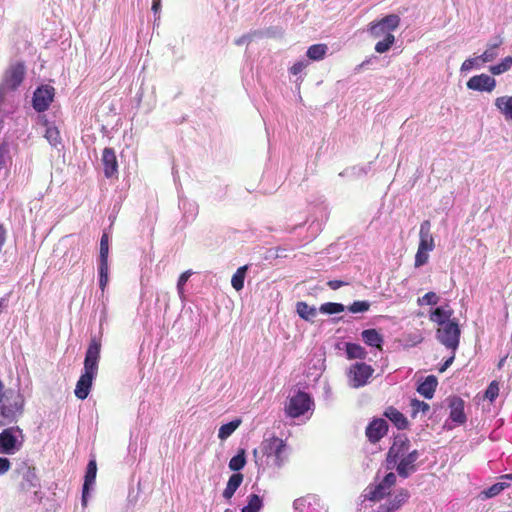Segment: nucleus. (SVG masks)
I'll use <instances>...</instances> for the list:
<instances>
[{
	"label": "nucleus",
	"mask_w": 512,
	"mask_h": 512,
	"mask_svg": "<svg viewBox=\"0 0 512 512\" xmlns=\"http://www.w3.org/2000/svg\"><path fill=\"white\" fill-rule=\"evenodd\" d=\"M420 456L418 450L411 449L410 440L405 435H398L386 454V468L395 470L399 477L407 479L418 470Z\"/></svg>",
	"instance_id": "nucleus-1"
},
{
	"label": "nucleus",
	"mask_w": 512,
	"mask_h": 512,
	"mask_svg": "<svg viewBox=\"0 0 512 512\" xmlns=\"http://www.w3.org/2000/svg\"><path fill=\"white\" fill-rule=\"evenodd\" d=\"M100 352L101 340L97 336H92L85 353L83 373L78 379L74 391L75 396L80 400L86 399L90 393L93 380L98 372Z\"/></svg>",
	"instance_id": "nucleus-2"
},
{
	"label": "nucleus",
	"mask_w": 512,
	"mask_h": 512,
	"mask_svg": "<svg viewBox=\"0 0 512 512\" xmlns=\"http://www.w3.org/2000/svg\"><path fill=\"white\" fill-rule=\"evenodd\" d=\"M253 455L258 470L266 468H279L287 458L286 444L278 437L264 439L258 449H254Z\"/></svg>",
	"instance_id": "nucleus-3"
},
{
	"label": "nucleus",
	"mask_w": 512,
	"mask_h": 512,
	"mask_svg": "<svg viewBox=\"0 0 512 512\" xmlns=\"http://www.w3.org/2000/svg\"><path fill=\"white\" fill-rule=\"evenodd\" d=\"M400 17L396 14H389L370 23L368 32L373 38H383L378 41L374 47L379 54L387 52L395 43L393 32L399 27Z\"/></svg>",
	"instance_id": "nucleus-4"
},
{
	"label": "nucleus",
	"mask_w": 512,
	"mask_h": 512,
	"mask_svg": "<svg viewBox=\"0 0 512 512\" xmlns=\"http://www.w3.org/2000/svg\"><path fill=\"white\" fill-rule=\"evenodd\" d=\"M24 409L22 394L14 389H4L0 381V427L17 422Z\"/></svg>",
	"instance_id": "nucleus-5"
},
{
	"label": "nucleus",
	"mask_w": 512,
	"mask_h": 512,
	"mask_svg": "<svg viewBox=\"0 0 512 512\" xmlns=\"http://www.w3.org/2000/svg\"><path fill=\"white\" fill-rule=\"evenodd\" d=\"M314 400L311 395L302 390L295 391L290 395L285 404V415L291 419H310L314 411Z\"/></svg>",
	"instance_id": "nucleus-6"
},
{
	"label": "nucleus",
	"mask_w": 512,
	"mask_h": 512,
	"mask_svg": "<svg viewBox=\"0 0 512 512\" xmlns=\"http://www.w3.org/2000/svg\"><path fill=\"white\" fill-rule=\"evenodd\" d=\"M17 475L21 478L19 482L20 490L34 496V499L40 502L43 498L41 492L40 479L36 474V469L28 462L23 461L16 468Z\"/></svg>",
	"instance_id": "nucleus-7"
},
{
	"label": "nucleus",
	"mask_w": 512,
	"mask_h": 512,
	"mask_svg": "<svg viewBox=\"0 0 512 512\" xmlns=\"http://www.w3.org/2000/svg\"><path fill=\"white\" fill-rule=\"evenodd\" d=\"M24 442L22 429L12 426L0 432V454L13 455L18 452Z\"/></svg>",
	"instance_id": "nucleus-8"
},
{
	"label": "nucleus",
	"mask_w": 512,
	"mask_h": 512,
	"mask_svg": "<svg viewBox=\"0 0 512 512\" xmlns=\"http://www.w3.org/2000/svg\"><path fill=\"white\" fill-rule=\"evenodd\" d=\"M461 330L456 319L440 326L436 331L437 340L447 349L455 352L459 346Z\"/></svg>",
	"instance_id": "nucleus-9"
},
{
	"label": "nucleus",
	"mask_w": 512,
	"mask_h": 512,
	"mask_svg": "<svg viewBox=\"0 0 512 512\" xmlns=\"http://www.w3.org/2000/svg\"><path fill=\"white\" fill-rule=\"evenodd\" d=\"M374 369L364 363L356 362L351 365L347 372L348 382L352 388H360L368 383L369 378L372 376Z\"/></svg>",
	"instance_id": "nucleus-10"
},
{
	"label": "nucleus",
	"mask_w": 512,
	"mask_h": 512,
	"mask_svg": "<svg viewBox=\"0 0 512 512\" xmlns=\"http://www.w3.org/2000/svg\"><path fill=\"white\" fill-rule=\"evenodd\" d=\"M55 89L50 85H41L33 93L32 106L38 113L45 112L52 103Z\"/></svg>",
	"instance_id": "nucleus-11"
},
{
	"label": "nucleus",
	"mask_w": 512,
	"mask_h": 512,
	"mask_svg": "<svg viewBox=\"0 0 512 512\" xmlns=\"http://www.w3.org/2000/svg\"><path fill=\"white\" fill-rule=\"evenodd\" d=\"M25 66L22 62H17L9 66L3 76V83L11 91L16 90L24 80Z\"/></svg>",
	"instance_id": "nucleus-12"
},
{
	"label": "nucleus",
	"mask_w": 512,
	"mask_h": 512,
	"mask_svg": "<svg viewBox=\"0 0 512 512\" xmlns=\"http://www.w3.org/2000/svg\"><path fill=\"white\" fill-rule=\"evenodd\" d=\"M97 475V464L95 459H90L84 476V483L82 487L81 503L83 507L87 506L90 492L94 489Z\"/></svg>",
	"instance_id": "nucleus-13"
},
{
	"label": "nucleus",
	"mask_w": 512,
	"mask_h": 512,
	"mask_svg": "<svg viewBox=\"0 0 512 512\" xmlns=\"http://www.w3.org/2000/svg\"><path fill=\"white\" fill-rule=\"evenodd\" d=\"M467 88L480 92H492L496 87V80L487 74L471 77L467 82Z\"/></svg>",
	"instance_id": "nucleus-14"
},
{
	"label": "nucleus",
	"mask_w": 512,
	"mask_h": 512,
	"mask_svg": "<svg viewBox=\"0 0 512 512\" xmlns=\"http://www.w3.org/2000/svg\"><path fill=\"white\" fill-rule=\"evenodd\" d=\"M448 406L450 409L449 418L451 421L457 426L463 425L467 421V417L464 412L465 403L463 399L458 396H453L449 398Z\"/></svg>",
	"instance_id": "nucleus-15"
},
{
	"label": "nucleus",
	"mask_w": 512,
	"mask_h": 512,
	"mask_svg": "<svg viewBox=\"0 0 512 512\" xmlns=\"http://www.w3.org/2000/svg\"><path fill=\"white\" fill-rule=\"evenodd\" d=\"M388 431V424L384 419H374L366 428V436L371 443L378 442Z\"/></svg>",
	"instance_id": "nucleus-16"
},
{
	"label": "nucleus",
	"mask_w": 512,
	"mask_h": 512,
	"mask_svg": "<svg viewBox=\"0 0 512 512\" xmlns=\"http://www.w3.org/2000/svg\"><path fill=\"white\" fill-rule=\"evenodd\" d=\"M419 249L431 252L435 248L434 238L431 233V222L424 220L420 225L419 230Z\"/></svg>",
	"instance_id": "nucleus-17"
},
{
	"label": "nucleus",
	"mask_w": 512,
	"mask_h": 512,
	"mask_svg": "<svg viewBox=\"0 0 512 512\" xmlns=\"http://www.w3.org/2000/svg\"><path fill=\"white\" fill-rule=\"evenodd\" d=\"M102 164L104 166V174L107 178H111L118 172V162L113 148H104L102 152Z\"/></svg>",
	"instance_id": "nucleus-18"
},
{
	"label": "nucleus",
	"mask_w": 512,
	"mask_h": 512,
	"mask_svg": "<svg viewBox=\"0 0 512 512\" xmlns=\"http://www.w3.org/2000/svg\"><path fill=\"white\" fill-rule=\"evenodd\" d=\"M390 488L384 486L382 480L378 481V476L375 479V483H371L365 489V498L370 501H379L385 496L390 494Z\"/></svg>",
	"instance_id": "nucleus-19"
},
{
	"label": "nucleus",
	"mask_w": 512,
	"mask_h": 512,
	"mask_svg": "<svg viewBox=\"0 0 512 512\" xmlns=\"http://www.w3.org/2000/svg\"><path fill=\"white\" fill-rule=\"evenodd\" d=\"M503 39L500 36L490 39L486 45L485 51L479 55L481 63L492 62L498 55Z\"/></svg>",
	"instance_id": "nucleus-20"
},
{
	"label": "nucleus",
	"mask_w": 512,
	"mask_h": 512,
	"mask_svg": "<svg viewBox=\"0 0 512 512\" xmlns=\"http://www.w3.org/2000/svg\"><path fill=\"white\" fill-rule=\"evenodd\" d=\"M452 315L453 310L449 307V305L438 306L430 312L429 319L440 327L446 323L451 322L453 320L451 319Z\"/></svg>",
	"instance_id": "nucleus-21"
},
{
	"label": "nucleus",
	"mask_w": 512,
	"mask_h": 512,
	"mask_svg": "<svg viewBox=\"0 0 512 512\" xmlns=\"http://www.w3.org/2000/svg\"><path fill=\"white\" fill-rule=\"evenodd\" d=\"M361 338L367 346L382 350L384 338L376 329L370 328L363 330L361 332Z\"/></svg>",
	"instance_id": "nucleus-22"
},
{
	"label": "nucleus",
	"mask_w": 512,
	"mask_h": 512,
	"mask_svg": "<svg viewBox=\"0 0 512 512\" xmlns=\"http://www.w3.org/2000/svg\"><path fill=\"white\" fill-rule=\"evenodd\" d=\"M179 208L183 212V217L187 222L193 221L198 214V205L195 201L187 198H179Z\"/></svg>",
	"instance_id": "nucleus-23"
},
{
	"label": "nucleus",
	"mask_w": 512,
	"mask_h": 512,
	"mask_svg": "<svg viewBox=\"0 0 512 512\" xmlns=\"http://www.w3.org/2000/svg\"><path fill=\"white\" fill-rule=\"evenodd\" d=\"M437 385V378L434 375H429L419 384L417 392L426 399H431L434 396Z\"/></svg>",
	"instance_id": "nucleus-24"
},
{
	"label": "nucleus",
	"mask_w": 512,
	"mask_h": 512,
	"mask_svg": "<svg viewBox=\"0 0 512 512\" xmlns=\"http://www.w3.org/2000/svg\"><path fill=\"white\" fill-rule=\"evenodd\" d=\"M384 416L388 418L399 430L406 429L408 426L407 418L396 408L388 407L384 411Z\"/></svg>",
	"instance_id": "nucleus-25"
},
{
	"label": "nucleus",
	"mask_w": 512,
	"mask_h": 512,
	"mask_svg": "<svg viewBox=\"0 0 512 512\" xmlns=\"http://www.w3.org/2000/svg\"><path fill=\"white\" fill-rule=\"evenodd\" d=\"M494 105L505 120L512 121V96L497 97L494 101Z\"/></svg>",
	"instance_id": "nucleus-26"
},
{
	"label": "nucleus",
	"mask_w": 512,
	"mask_h": 512,
	"mask_svg": "<svg viewBox=\"0 0 512 512\" xmlns=\"http://www.w3.org/2000/svg\"><path fill=\"white\" fill-rule=\"evenodd\" d=\"M243 475L241 473H233L227 482V485L223 491L222 496L226 500H230L235 494L236 490L240 487L243 482Z\"/></svg>",
	"instance_id": "nucleus-27"
},
{
	"label": "nucleus",
	"mask_w": 512,
	"mask_h": 512,
	"mask_svg": "<svg viewBox=\"0 0 512 512\" xmlns=\"http://www.w3.org/2000/svg\"><path fill=\"white\" fill-rule=\"evenodd\" d=\"M409 498L410 492L407 489L400 488L388 499L387 504L390 506L391 510L396 511L402 507Z\"/></svg>",
	"instance_id": "nucleus-28"
},
{
	"label": "nucleus",
	"mask_w": 512,
	"mask_h": 512,
	"mask_svg": "<svg viewBox=\"0 0 512 512\" xmlns=\"http://www.w3.org/2000/svg\"><path fill=\"white\" fill-rule=\"evenodd\" d=\"M510 483L504 480L491 485L489 488L484 489L480 492L479 498L481 500H487L498 496L502 491L509 488Z\"/></svg>",
	"instance_id": "nucleus-29"
},
{
	"label": "nucleus",
	"mask_w": 512,
	"mask_h": 512,
	"mask_svg": "<svg viewBox=\"0 0 512 512\" xmlns=\"http://www.w3.org/2000/svg\"><path fill=\"white\" fill-rule=\"evenodd\" d=\"M345 352L348 359L364 360L367 357V351L357 343H346Z\"/></svg>",
	"instance_id": "nucleus-30"
},
{
	"label": "nucleus",
	"mask_w": 512,
	"mask_h": 512,
	"mask_svg": "<svg viewBox=\"0 0 512 512\" xmlns=\"http://www.w3.org/2000/svg\"><path fill=\"white\" fill-rule=\"evenodd\" d=\"M241 423L242 420L240 418H236L226 424L221 425L218 430V438L220 440H226L235 432Z\"/></svg>",
	"instance_id": "nucleus-31"
},
{
	"label": "nucleus",
	"mask_w": 512,
	"mask_h": 512,
	"mask_svg": "<svg viewBox=\"0 0 512 512\" xmlns=\"http://www.w3.org/2000/svg\"><path fill=\"white\" fill-rule=\"evenodd\" d=\"M296 311L298 315L306 321H313L317 316V309L313 306H309L306 302H298Z\"/></svg>",
	"instance_id": "nucleus-32"
},
{
	"label": "nucleus",
	"mask_w": 512,
	"mask_h": 512,
	"mask_svg": "<svg viewBox=\"0 0 512 512\" xmlns=\"http://www.w3.org/2000/svg\"><path fill=\"white\" fill-rule=\"evenodd\" d=\"M328 51V47L326 44H314L311 45L306 52L309 60L319 61L322 60Z\"/></svg>",
	"instance_id": "nucleus-33"
},
{
	"label": "nucleus",
	"mask_w": 512,
	"mask_h": 512,
	"mask_svg": "<svg viewBox=\"0 0 512 512\" xmlns=\"http://www.w3.org/2000/svg\"><path fill=\"white\" fill-rule=\"evenodd\" d=\"M245 465L246 455L244 449L238 450L237 454L233 456L228 463L229 469L234 471L235 473H240L239 471L243 469Z\"/></svg>",
	"instance_id": "nucleus-34"
},
{
	"label": "nucleus",
	"mask_w": 512,
	"mask_h": 512,
	"mask_svg": "<svg viewBox=\"0 0 512 512\" xmlns=\"http://www.w3.org/2000/svg\"><path fill=\"white\" fill-rule=\"evenodd\" d=\"M248 270V266L244 265L239 267L236 272L233 274L231 279V285L236 291H240L244 287V280L246 276V272Z\"/></svg>",
	"instance_id": "nucleus-35"
},
{
	"label": "nucleus",
	"mask_w": 512,
	"mask_h": 512,
	"mask_svg": "<svg viewBox=\"0 0 512 512\" xmlns=\"http://www.w3.org/2000/svg\"><path fill=\"white\" fill-rule=\"evenodd\" d=\"M263 507V501L257 494H251L247 497V504L241 509V512H259Z\"/></svg>",
	"instance_id": "nucleus-36"
},
{
	"label": "nucleus",
	"mask_w": 512,
	"mask_h": 512,
	"mask_svg": "<svg viewBox=\"0 0 512 512\" xmlns=\"http://www.w3.org/2000/svg\"><path fill=\"white\" fill-rule=\"evenodd\" d=\"M512 68V56H506L501 60L500 63L496 65H491L489 67V71L493 75H500L507 71H509Z\"/></svg>",
	"instance_id": "nucleus-37"
},
{
	"label": "nucleus",
	"mask_w": 512,
	"mask_h": 512,
	"mask_svg": "<svg viewBox=\"0 0 512 512\" xmlns=\"http://www.w3.org/2000/svg\"><path fill=\"white\" fill-rule=\"evenodd\" d=\"M44 137L47 139L49 144L53 147H57L61 144L60 132L57 127L53 125L46 126Z\"/></svg>",
	"instance_id": "nucleus-38"
},
{
	"label": "nucleus",
	"mask_w": 512,
	"mask_h": 512,
	"mask_svg": "<svg viewBox=\"0 0 512 512\" xmlns=\"http://www.w3.org/2000/svg\"><path fill=\"white\" fill-rule=\"evenodd\" d=\"M109 255V236L107 233H103L100 239V252L98 263H108Z\"/></svg>",
	"instance_id": "nucleus-39"
},
{
	"label": "nucleus",
	"mask_w": 512,
	"mask_h": 512,
	"mask_svg": "<svg viewBox=\"0 0 512 512\" xmlns=\"http://www.w3.org/2000/svg\"><path fill=\"white\" fill-rule=\"evenodd\" d=\"M344 310L345 306L343 304L335 302H327L319 307V312L329 315L337 314L343 312Z\"/></svg>",
	"instance_id": "nucleus-40"
},
{
	"label": "nucleus",
	"mask_w": 512,
	"mask_h": 512,
	"mask_svg": "<svg viewBox=\"0 0 512 512\" xmlns=\"http://www.w3.org/2000/svg\"><path fill=\"white\" fill-rule=\"evenodd\" d=\"M98 273H99V287L103 291L108 284L109 281V266L108 263H98Z\"/></svg>",
	"instance_id": "nucleus-41"
},
{
	"label": "nucleus",
	"mask_w": 512,
	"mask_h": 512,
	"mask_svg": "<svg viewBox=\"0 0 512 512\" xmlns=\"http://www.w3.org/2000/svg\"><path fill=\"white\" fill-rule=\"evenodd\" d=\"M439 302V296L435 292H427L417 299L419 306L436 305Z\"/></svg>",
	"instance_id": "nucleus-42"
},
{
	"label": "nucleus",
	"mask_w": 512,
	"mask_h": 512,
	"mask_svg": "<svg viewBox=\"0 0 512 512\" xmlns=\"http://www.w3.org/2000/svg\"><path fill=\"white\" fill-rule=\"evenodd\" d=\"M370 308L369 301H354L351 305L348 306V311L356 314V313H364L367 312Z\"/></svg>",
	"instance_id": "nucleus-43"
},
{
	"label": "nucleus",
	"mask_w": 512,
	"mask_h": 512,
	"mask_svg": "<svg viewBox=\"0 0 512 512\" xmlns=\"http://www.w3.org/2000/svg\"><path fill=\"white\" fill-rule=\"evenodd\" d=\"M192 274H193V272L191 270H187L179 276L178 281H177V292H178V295L180 296V298L184 297V286Z\"/></svg>",
	"instance_id": "nucleus-44"
},
{
	"label": "nucleus",
	"mask_w": 512,
	"mask_h": 512,
	"mask_svg": "<svg viewBox=\"0 0 512 512\" xmlns=\"http://www.w3.org/2000/svg\"><path fill=\"white\" fill-rule=\"evenodd\" d=\"M480 63H481V58H479V56L473 57V58H468L462 63L460 70H461V72H468L475 67L479 68Z\"/></svg>",
	"instance_id": "nucleus-45"
},
{
	"label": "nucleus",
	"mask_w": 512,
	"mask_h": 512,
	"mask_svg": "<svg viewBox=\"0 0 512 512\" xmlns=\"http://www.w3.org/2000/svg\"><path fill=\"white\" fill-rule=\"evenodd\" d=\"M411 407L413 409V415H415L418 412L426 414L430 410V406L428 403L420 401L418 399H413L411 401Z\"/></svg>",
	"instance_id": "nucleus-46"
},
{
	"label": "nucleus",
	"mask_w": 512,
	"mask_h": 512,
	"mask_svg": "<svg viewBox=\"0 0 512 512\" xmlns=\"http://www.w3.org/2000/svg\"><path fill=\"white\" fill-rule=\"evenodd\" d=\"M499 394V385L496 381H492L485 391V398L493 402Z\"/></svg>",
	"instance_id": "nucleus-47"
},
{
	"label": "nucleus",
	"mask_w": 512,
	"mask_h": 512,
	"mask_svg": "<svg viewBox=\"0 0 512 512\" xmlns=\"http://www.w3.org/2000/svg\"><path fill=\"white\" fill-rule=\"evenodd\" d=\"M428 259L429 252L418 248L415 255V267H421L425 265L428 262Z\"/></svg>",
	"instance_id": "nucleus-48"
},
{
	"label": "nucleus",
	"mask_w": 512,
	"mask_h": 512,
	"mask_svg": "<svg viewBox=\"0 0 512 512\" xmlns=\"http://www.w3.org/2000/svg\"><path fill=\"white\" fill-rule=\"evenodd\" d=\"M308 60H300L292 65L290 68V73L297 76L303 72V70L308 66Z\"/></svg>",
	"instance_id": "nucleus-49"
},
{
	"label": "nucleus",
	"mask_w": 512,
	"mask_h": 512,
	"mask_svg": "<svg viewBox=\"0 0 512 512\" xmlns=\"http://www.w3.org/2000/svg\"><path fill=\"white\" fill-rule=\"evenodd\" d=\"M381 480L384 483V486L391 489L396 484L397 477L394 472L390 471Z\"/></svg>",
	"instance_id": "nucleus-50"
},
{
	"label": "nucleus",
	"mask_w": 512,
	"mask_h": 512,
	"mask_svg": "<svg viewBox=\"0 0 512 512\" xmlns=\"http://www.w3.org/2000/svg\"><path fill=\"white\" fill-rule=\"evenodd\" d=\"M256 35L255 32L253 33H248V34H244L242 35L241 37L235 39L234 43L235 45L237 46H242L244 44H248L252 41L253 37Z\"/></svg>",
	"instance_id": "nucleus-51"
},
{
	"label": "nucleus",
	"mask_w": 512,
	"mask_h": 512,
	"mask_svg": "<svg viewBox=\"0 0 512 512\" xmlns=\"http://www.w3.org/2000/svg\"><path fill=\"white\" fill-rule=\"evenodd\" d=\"M11 468V462L6 457H0V476L7 473Z\"/></svg>",
	"instance_id": "nucleus-52"
},
{
	"label": "nucleus",
	"mask_w": 512,
	"mask_h": 512,
	"mask_svg": "<svg viewBox=\"0 0 512 512\" xmlns=\"http://www.w3.org/2000/svg\"><path fill=\"white\" fill-rule=\"evenodd\" d=\"M454 359H455V352H452V355L443 362V364L439 368V371L444 372L446 369H448L452 365Z\"/></svg>",
	"instance_id": "nucleus-53"
},
{
	"label": "nucleus",
	"mask_w": 512,
	"mask_h": 512,
	"mask_svg": "<svg viewBox=\"0 0 512 512\" xmlns=\"http://www.w3.org/2000/svg\"><path fill=\"white\" fill-rule=\"evenodd\" d=\"M346 283L341 281V280H330L328 281L327 285L329 286L330 289L332 290H337L339 289L340 287L344 286Z\"/></svg>",
	"instance_id": "nucleus-54"
},
{
	"label": "nucleus",
	"mask_w": 512,
	"mask_h": 512,
	"mask_svg": "<svg viewBox=\"0 0 512 512\" xmlns=\"http://www.w3.org/2000/svg\"><path fill=\"white\" fill-rule=\"evenodd\" d=\"M8 90L9 89L7 88V86L4 83L0 84V104L4 101Z\"/></svg>",
	"instance_id": "nucleus-55"
},
{
	"label": "nucleus",
	"mask_w": 512,
	"mask_h": 512,
	"mask_svg": "<svg viewBox=\"0 0 512 512\" xmlns=\"http://www.w3.org/2000/svg\"><path fill=\"white\" fill-rule=\"evenodd\" d=\"M305 506V500L303 498H298L293 502V507L295 510H299Z\"/></svg>",
	"instance_id": "nucleus-56"
},
{
	"label": "nucleus",
	"mask_w": 512,
	"mask_h": 512,
	"mask_svg": "<svg viewBox=\"0 0 512 512\" xmlns=\"http://www.w3.org/2000/svg\"><path fill=\"white\" fill-rule=\"evenodd\" d=\"M161 7V0H153L152 1V10L154 14H157Z\"/></svg>",
	"instance_id": "nucleus-57"
},
{
	"label": "nucleus",
	"mask_w": 512,
	"mask_h": 512,
	"mask_svg": "<svg viewBox=\"0 0 512 512\" xmlns=\"http://www.w3.org/2000/svg\"><path fill=\"white\" fill-rule=\"evenodd\" d=\"M376 512H395V511L391 510L390 506L387 503H385V504L380 505Z\"/></svg>",
	"instance_id": "nucleus-58"
},
{
	"label": "nucleus",
	"mask_w": 512,
	"mask_h": 512,
	"mask_svg": "<svg viewBox=\"0 0 512 512\" xmlns=\"http://www.w3.org/2000/svg\"><path fill=\"white\" fill-rule=\"evenodd\" d=\"M7 299L6 298H0V314L3 312V310L7 307Z\"/></svg>",
	"instance_id": "nucleus-59"
},
{
	"label": "nucleus",
	"mask_w": 512,
	"mask_h": 512,
	"mask_svg": "<svg viewBox=\"0 0 512 512\" xmlns=\"http://www.w3.org/2000/svg\"><path fill=\"white\" fill-rule=\"evenodd\" d=\"M500 479L504 480L506 482H507V480H511L512 481V473H510V474H503V475L500 476Z\"/></svg>",
	"instance_id": "nucleus-60"
},
{
	"label": "nucleus",
	"mask_w": 512,
	"mask_h": 512,
	"mask_svg": "<svg viewBox=\"0 0 512 512\" xmlns=\"http://www.w3.org/2000/svg\"><path fill=\"white\" fill-rule=\"evenodd\" d=\"M504 360L505 358L500 361L499 366L503 365Z\"/></svg>",
	"instance_id": "nucleus-61"
},
{
	"label": "nucleus",
	"mask_w": 512,
	"mask_h": 512,
	"mask_svg": "<svg viewBox=\"0 0 512 512\" xmlns=\"http://www.w3.org/2000/svg\"><path fill=\"white\" fill-rule=\"evenodd\" d=\"M225 512H232V510H230V509H226V510H225Z\"/></svg>",
	"instance_id": "nucleus-62"
}]
</instances>
